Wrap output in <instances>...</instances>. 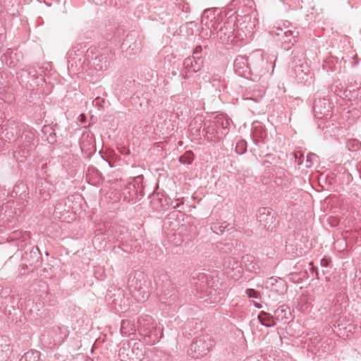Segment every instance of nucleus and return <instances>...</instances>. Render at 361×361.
<instances>
[{
    "label": "nucleus",
    "instance_id": "obj_1",
    "mask_svg": "<svg viewBox=\"0 0 361 361\" xmlns=\"http://www.w3.org/2000/svg\"><path fill=\"white\" fill-rule=\"evenodd\" d=\"M21 130V133L18 135L15 143L17 149L14 151L13 156L17 159V154L25 157L35 149L38 143V139L36 135L37 131L34 128L22 123Z\"/></svg>",
    "mask_w": 361,
    "mask_h": 361
},
{
    "label": "nucleus",
    "instance_id": "obj_2",
    "mask_svg": "<svg viewBox=\"0 0 361 361\" xmlns=\"http://www.w3.org/2000/svg\"><path fill=\"white\" fill-rule=\"evenodd\" d=\"M231 122L226 116L217 115L214 120L204 122L202 135L210 140L221 139L227 134Z\"/></svg>",
    "mask_w": 361,
    "mask_h": 361
},
{
    "label": "nucleus",
    "instance_id": "obj_3",
    "mask_svg": "<svg viewBox=\"0 0 361 361\" xmlns=\"http://www.w3.org/2000/svg\"><path fill=\"white\" fill-rule=\"evenodd\" d=\"M137 331L144 336L145 341L154 345L162 337V330L158 327L152 317L145 315L137 319Z\"/></svg>",
    "mask_w": 361,
    "mask_h": 361
},
{
    "label": "nucleus",
    "instance_id": "obj_4",
    "mask_svg": "<svg viewBox=\"0 0 361 361\" xmlns=\"http://www.w3.org/2000/svg\"><path fill=\"white\" fill-rule=\"evenodd\" d=\"M210 29V37L213 36L222 44H235L238 42H242L238 40L235 23L233 21L228 20L224 23H219L216 27L212 23Z\"/></svg>",
    "mask_w": 361,
    "mask_h": 361
},
{
    "label": "nucleus",
    "instance_id": "obj_5",
    "mask_svg": "<svg viewBox=\"0 0 361 361\" xmlns=\"http://www.w3.org/2000/svg\"><path fill=\"white\" fill-rule=\"evenodd\" d=\"M103 235L104 239L109 243H118V248L122 249L124 252H130L127 247L133 239L126 228L121 226H111Z\"/></svg>",
    "mask_w": 361,
    "mask_h": 361
},
{
    "label": "nucleus",
    "instance_id": "obj_6",
    "mask_svg": "<svg viewBox=\"0 0 361 361\" xmlns=\"http://www.w3.org/2000/svg\"><path fill=\"white\" fill-rule=\"evenodd\" d=\"M258 23L257 12L236 17L235 26L238 40L243 41L247 37H251Z\"/></svg>",
    "mask_w": 361,
    "mask_h": 361
},
{
    "label": "nucleus",
    "instance_id": "obj_7",
    "mask_svg": "<svg viewBox=\"0 0 361 361\" xmlns=\"http://www.w3.org/2000/svg\"><path fill=\"white\" fill-rule=\"evenodd\" d=\"M128 287L133 298L139 302H145L149 295L144 274L136 272L128 280Z\"/></svg>",
    "mask_w": 361,
    "mask_h": 361
},
{
    "label": "nucleus",
    "instance_id": "obj_8",
    "mask_svg": "<svg viewBox=\"0 0 361 361\" xmlns=\"http://www.w3.org/2000/svg\"><path fill=\"white\" fill-rule=\"evenodd\" d=\"M144 177L137 176L128 182L122 190V196L125 201L136 202L144 196Z\"/></svg>",
    "mask_w": 361,
    "mask_h": 361
},
{
    "label": "nucleus",
    "instance_id": "obj_9",
    "mask_svg": "<svg viewBox=\"0 0 361 361\" xmlns=\"http://www.w3.org/2000/svg\"><path fill=\"white\" fill-rule=\"evenodd\" d=\"M214 345V340L208 334L197 337L190 344L188 354L193 358L206 355Z\"/></svg>",
    "mask_w": 361,
    "mask_h": 361
},
{
    "label": "nucleus",
    "instance_id": "obj_10",
    "mask_svg": "<svg viewBox=\"0 0 361 361\" xmlns=\"http://www.w3.org/2000/svg\"><path fill=\"white\" fill-rule=\"evenodd\" d=\"M250 75H253L252 80H259L260 78L266 75L269 70L271 65L267 60L263 58L259 51H254L249 57Z\"/></svg>",
    "mask_w": 361,
    "mask_h": 361
},
{
    "label": "nucleus",
    "instance_id": "obj_11",
    "mask_svg": "<svg viewBox=\"0 0 361 361\" xmlns=\"http://www.w3.org/2000/svg\"><path fill=\"white\" fill-rule=\"evenodd\" d=\"M289 73L290 75L294 78L298 82H307L309 75L310 74V68L302 55L300 57L293 56L291 61V70Z\"/></svg>",
    "mask_w": 361,
    "mask_h": 361
},
{
    "label": "nucleus",
    "instance_id": "obj_12",
    "mask_svg": "<svg viewBox=\"0 0 361 361\" xmlns=\"http://www.w3.org/2000/svg\"><path fill=\"white\" fill-rule=\"evenodd\" d=\"M150 198L151 207L159 212L166 211L171 207L173 209L178 208L184 203L183 198H177L175 200L176 204H173V202L169 197L161 193L153 194Z\"/></svg>",
    "mask_w": 361,
    "mask_h": 361
},
{
    "label": "nucleus",
    "instance_id": "obj_13",
    "mask_svg": "<svg viewBox=\"0 0 361 361\" xmlns=\"http://www.w3.org/2000/svg\"><path fill=\"white\" fill-rule=\"evenodd\" d=\"M21 124L16 123L14 121H4L0 118V137L4 142H16L18 133H20Z\"/></svg>",
    "mask_w": 361,
    "mask_h": 361
},
{
    "label": "nucleus",
    "instance_id": "obj_14",
    "mask_svg": "<svg viewBox=\"0 0 361 361\" xmlns=\"http://www.w3.org/2000/svg\"><path fill=\"white\" fill-rule=\"evenodd\" d=\"M53 184L43 178H37L35 183V196L39 201H45L51 197L54 192Z\"/></svg>",
    "mask_w": 361,
    "mask_h": 361
},
{
    "label": "nucleus",
    "instance_id": "obj_15",
    "mask_svg": "<svg viewBox=\"0 0 361 361\" xmlns=\"http://www.w3.org/2000/svg\"><path fill=\"white\" fill-rule=\"evenodd\" d=\"M228 7L229 10H235L236 17L257 12L253 0H233Z\"/></svg>",
    "mask_w": 361,
    "mask_h": 361
},
{
    "label": "nucleus",
    "instance_id": "obj_16",
    "mask_svg": "<svg viewBox=\"0 0 361 361\" xmlns=\"http://www.w3.org/2000/svg\"><path fill=\"white\" fill-rule=\"evenodd\" d=\"M313 109L315 116L318 118L331 117L332 104L328 98H315Z\"/></svg>",
    "mask_w": 361,
    "mask_h": 361
},
{
    "label": "nucleus",
    "instance_id": "obj_17",
    "mask_svg": "<svg viewBox=\"0 0 361 361\" xmlns=\"http://www.w3.org/2000/svg\"><path fill=\"white\" fill-rule=\"evenodd\" d=\"M265 288L279 295L286 293L288 286L285 280L281 278L270 277L265 281Z\"/></svg>",
    "mask_w": 361,
    "mask_h": 361
},
{
    "label": "nucleus",
    "instance_id": "obj_18",
    "mask_svg": "<svg viewBox=\"0 0 361 361\" xmlns=\"http://www.w3.org/2000/svg\"><path fill=\"white\" fill-rule=\"evenodd\" d=\"M234 71L236 74L244 78L250 75V60L245 56H238L233 63Z\"/></svg>",
    "mask_w": 361,
    "mask_h": 361
},
{
    "label": "nucleus",
    "instance_id": "obj_19",
    "mask_svg": "<svg viewBox=\"0 0 361 361\" xmlns=\"http://www.w3.org/2000/svg\"><path fill=\"white\" fill-rule=\"evenodd\" d=\"M183 66L188 72L197 73L203 66V60L200 56H192L184 60Z\"/></svg>",
    "mask_w": 361,
    "mask_h": 361
},
{
    "label": "nucleus",
    "instance_id": "obj_20",
    "mask_svg": "<svg viewBox=\"0 0 361 361\" xmlns=\"http://www.w3.org/2000/svg\"><path fill=\"white\" fill-rule=\"evenodd\" d=\"M298 32L295 30H286V33L279 38L277 41L279 42L282 48L285 50L290 49L294 43L296 42V38L298 37Z\"/></svg>",
    "mask_w": 361,
    "mask_h": 361
},
{
    "label": "nucleus",
    "instance_id": "obj_21",
    "mask_svg": "<svg viewBox=\"0 0 361 361\" xmlns=\"http://www.w3.org/2000/svg\"><path fill=\"white\" fill-rule=\"evenodd\" d=\"M227 274L238 279L241 276L242 268L239 262L233 259H228L224 264Z\"/></svg>",
    "mask_w": 361,
    "mask_h": 361
},
{
    "label": "nucleus",
    "instance_id": "obj_22",
    "mask_svg": "<svg viewBox=\"0 0 361 361\" xmlns=\"http://www.w3.org/2000/svg\"><path fill=\"white\" fill-rule=\"evenodd\" d=\"M275 318L277 322L282 323H288L291 319V312L290 308L286 305H281L274 312Z\"/></svg>",
    "mask_w": 361,
    "mask_h": 361
},
{
    "label": "nucleus",
    "instance_id": "obj_23",
    "mask_svg": "<svg viewBox=\"0 0 361 361\" xmlns=\"http://www.w3.org/2000/svg\"><path fill=\"white\" fill-rule=\"evenodd\" d=\"M161 300L163 303L170 306L175 304L178 300V290L173 287H171V289L164 290Z\"/></svg>",
    "mask_w": 361,
    "mask_h": 361
},
{
    "label": "nucleus",
    "instance_id": "obj_24",
    "mask_svg": "<svg viewBox=\"0 0 361 361\" xmlns=\"http://www.w3.org/2000/svg\"><path fill=\"white\" fill-rule=\"evenodd\" d=\"M4 56L6 61V63L10 67H15L23 59V54L21 52L10 49L6 51Z\"/></svg>",
    "mask_w": 361,
    "mask_h": 361
},
{
    "label": "nucleus",
    "instance_id": "obj_25",
    "mask_svg": "<svg viewBox=\"0 0 361 361\" xmlns=\"http://www.w3.org/2000/svg\"><path fill=\"white\" fill-rule=\"evenodd\" d=\"M137 331V324L136 325L134 321L129 319L122 320L121 325V333L123 335L128 336L135 334Z\"/></svg>",
    "mask_w": 361,
    "mask_h": 361
},
{
    "label": "nucleus",
    "instance_id": "obj_26",
    "mask_svg": "<svg viewBox=\"0 0 361 361\" xmlns=\"http://www.w3.org/2000/svg\"><path fill=\"white\" fill-rule=\"evenodd\" d=\"M259 323L266 327H272L276 324V319L275 315L272 316L271 314L262 311L258 315Z\"/></svg>",
    "mask_w": 361,
    "mask_h": 361
},
{
    "label": "nucleus",
    "instance_id": "obj_27",
    "mask_svg": "<svg viewBox=\"0 0 361 361\" xmlns=\"http://www.w3.org/2000/svg\"><path fill=\"white\" fill-rule=\"evenodd\" d=\"M10 342L4 336H0V361L8 358L11 352Z\"/></svg>",
    "mask_w": 361,
    "mask_h": 361
},
{
    "label": "nucleus",
    "instance_id": "obj_28",
    "mask_svg": "<svg viewBox=\"0 0 361 361\" xmlns=\"http://www.w3.org/2000/svg\"><path fill=\"white\" fill-rule=\"evenodd\" d=\"M16 302L13 304L8 303V305H4V307L1 309L8 318L12 321L16 320L18 314H20V311L16 307Z\"/></svg>",
    "mask_w": 361,
    "mask_h": 361
},
{
    "label": "nucleus",
    "instance_id": "obj_29",
    "mask_svg": "<svg viewBox=\"0 0 361 361\" xmlns=\"http://www.w3.org/2000/svg\"><path fill=\"white\" fill-rule=\"evenodd\" d=\"M80 148L82 151H92L94 150V143L92 141V136L89 134H82L80 141Z\"/></svg>",
    "mask_w": 361,
    "mask_h": 361
},
{
    "label": "nucleus",
    "instance_id": "obj_30",
    "mask_svg": "<svg viewBox=\"0 0 361 361\" xmlns=\"http://www.w3.org/2000/svg\"><path fill=\"white\" fill-rule=\"evenodd\" d=\"M211 229L212 231L218 235L223 234L225 231H229L231 230H233L234 227L227 222L216 223L212 225Z\"/></svg>",
    "mask_w": 361,
    "mask_h": 361
},
{
    "label": "nucleus",
    "instance_id": "obj_31",
    "mask_svg": "<svg viewBox=\"0 0 361 361\" xmlns=\"http://www.w3.org/2000/svg\"><path fill=\"white\" fill-rule=\"evenodd\" d=\"M215 11L213 8H209L204 11L201 17V24L207 28H210L209 23H212L215 19Z\"/></svg>",
    "mask_w": 361,
    "mask_h": 361
},
{
    "label": "nucleus",
    "instance_id": "obj_32",
    "mask_svg": "<svg viewBox=\"0 0 361 361\" xmlns=\"http://www.w3.org/2000/svg\"><path fill=\"white\" fill-rule=\"evenodd\" d=\"M16 302V298L13 295H9L6 290L0 289V310L4 305H8V303L13 304Z\"/></svg>",
    "mask_w": 361,
    "mask_h": 361
},
{
    "label": "nucleus",
    "instance_id": "obj_33",
    "mask_svg": "<svg viewBox=\"0 0 361 361\" xmlns=\"http://www.w3.org/2000/svg\"><path fill=\"white\" fill-rule=\"evenodd\" d=\"M260 224L267 229V231H273L276 227L277 223L274 214H272L265 219H260Z\"/></svg>",
    "mask_w": 361,
    "mask_h": 361
},
{
    "label": "nucleus",
    "instance_id": "obj_34",
    "mask_svg": "<svg viewBox=\"0 0 361 361\" xmlns=\"http://www.w3.org/2000/svg\"><path fill=\"white\" fill-rule=\"evenodd\" d=\"M132 353L134 355V357L132 360H141L144 357V351L142 349V345L140 343H135L131 349Z\"/></svg>",
    "mask_w": 361,
    "mask_h": 361
},
{
    "label": "nucleus",
    "instance_id": "obj_35",
    "mask_svg": "<svg viewBox=\"0 0 361 361\" xmlns=\"http://www.w3.org/2000/svg\"><path fill=\"white\" fill-rule=\"evenodd\" d=\"M29 238V232H22L18 231L13 232L8 237L9 240H21L23 242H26Z\"/></svg>",
    "mask_w": 361,
    "mask_h": 361
},
{
    "label": "nucleus",
    "instance_id": "obj_36",
    "mask_svg": "<svg viewBox=\"0 0 361 361\" xmlns=\"http://www.w3.org/2000/svg\"><path fill=\"white\" fill-rule=\"evenodd\" d=\"M286 30H289V25H286V24H284V27L279 26L274 27L271 31V34L274 36L276 41H278L279 38H282V37L286 33Z\"/></svg>",
    "mask_w": 361,
    "mask_h": 361
},
{
    "label": "nucleus",
    "instance_id": "obj_37",
    "mask_svg": "<svg viewBox=\"0 0 361 361\" xmlns=\"http://www.w3.org/2000/svg\"><path fill=\"white\" fill-rule=\"evenodd\" d=\"M22 357L25 361H39L40 353L31 350L25 353Z\"/></svg>",
    "mask_w": 361,
    "mask_h": 361
},
{
    "label": "nucleus",
    "instance_id": "obj_38",
    "mask_svg": "<svg viewBox=\"0 0 361 361\" xmlns=\"http://www.w3.org/2000/svg\"><path fill=\"white\" fill-rule=\"evenodd\" d=\"M194 157L193 152L188 150L179 157L178 161L183 164H191L194 160Z\"/></svg>",
    "mask_w": 361,
    "mask_h": 361
},
{
    "label": "nucleus",
    "instance_id": "obj_39",
    "mask_svg": "<svg viewBox=\"0 0 361 361\" xmlns=\"http://www.w3.org/2000/svg\"><path fill=\"white\" fill-rule=\"evenodd\" d=\"M346 147L349 151H357L361 148V142L357 139H350L346 142Z\"/></svg>",
    "mask_w": 361,
    "mask_h": 361
},
{
    "label": "nucleus",
    "instance_id": "obj_40",
    "mask_svg": "<svg viewBox=\"0 0 361 361\" xmlns=\"http://www.w3.org/2000/svg\"><path fill=\"white\" fill-rule=\"evenodd\" d=\"M42 132L45 134H49L47 140L49 143L53 144L56 142L55 133L52 128L49 126H44L42 128Z\"/></svg>",
    "mask_w": 361,
    "mask_h": 361
},
{
    "label": "nucleus",
    "instance_id": "obj_41",
    "mask_svg": "<svg viewBox=\"0 0 361 361\" xmlns=\"http://www.w3.org/2000/svg\"><path fill=\"white\" fill-rule=\"evenodd\" d=\"M247 150V142L244 140H240L235 145V152L238 154H243Z\"/></svg>",
    "mask_w": 361,
    "mask_h": 361
},
{
    "label": "nucleus",
    "instance_id": "obj_42",
    "mask_svg": "<svg viewBox=\"0 0 361 361\" xmlns=\"http://www.w3.org/2000/svg\"><path fill=\"white\" fill-rule=\"evenodd\" d=\"M271 214H272L271 209L267 207H261L257 211V217L258 221L260 222V219H265L266 217H268Z\"/></svg>",
    "mask_w": 361,
    "mask_h": 361
},
{
    "label": "nucleus",
    "instance_id": "obj_43",
    "mask_svg": "<svg viewBox=\"0 0 361 361\" xmlns=\"http://www.w3.org/2000/svg\"><path fill=\"white\" fill-rule=\"evenodd\" d=\"M304 276H302L301 273L291 272L288 274V280L294 283H300L302 282Z\"/></svg>",
    "mask_w": 361,
    "mask_h": 361
},
{
    "label": "nucleus",
    "instance_id": "obj_44",
    "mask_svg": "<svg viewBox=\"0 0 361 361\" xmlns=\"http://www.w3.org/2000/svg\"><path fill=\"white\" fill-rule=\"evenodd\" d=\"M197 288L200 290V292L206 294V295H210L212 294V289H209L207 287V285L204 283V281H202L200 284L197 283Z\"/></svg>",
    "mask_w": 361,
    "mask_h": 361
},
{
    "label": "nucleus",
    "instance_id": "obj_45",
    "mask_svg": "<svg viewBox=\"0 0 361 361\" xmlns=\"http://www.w3.org/2000/svg\"><path fill=\"white\" fill-rule=\"evenodd\" d=\"M245 293L249 298H259L260 296V293L252 288L246 289Z\"/></svg>",
    "mask_w": 361,
    "mask_h": 361
},
{
    "label": "nucleus",
    "instance_id": "obj_46",
    "mask_svg": "<svg viewBox=\"0 0 361 361\" xmlns=\"http://www.w3.org/2000/svg\"><path fill=\"white\" fill-rule=\"evenodd\" d=\"M316 155L315 154H309L307 157H306V162H305V166L306 168H310L312 164H313V162H314V159L316 158Z\"/></svg>",
    "mask_w": 361,
    "mask_h": 361
},
{
    "label": "nucleus",
    "instance_id": "obj_47",
    "mask_svg": "<svg viewBox=\"0 0 361 361\" xmlns=\"http://www.w3.org/2000/svg\"><path fill=\"white\" fill-rule=\"evenodd\" d=\"M247 270L257 273V271L259 269L257 263H254L252 261L249 264H245Z\"/></svg>",
    "mask_w": 361,
    "mask_h": 361
},
{
    "label": "nucleus",
    "instance_id": "obj_48",
    "mask_svg": "<svg viewBox=\"0 0 361 361\" xmlns=\"http://www.w3.org/2000/svg\"><path fill=\"white\" fill-rule=\"evenodd\" d=\"M294 157H295V163L298 165H301L302 163V159H304L303 154H302L300 152H298L294 153Z\"/></svg>",
    "mask_w": 361,
    "mask_h": 361
},
{
    "label": "nucleus",
    "instance_id": "obj_49",
    "mask_svg": "<svg viewBox=\"0 0 361 361\" xmlns=\"http://www.w3.org/2000/svg\"><path fill=\"white\" fill-rule=\"evenodd\" d=\"M179 8L184 12H190V6L189 4L187 3H183L180 5Z\"/></svg>",
    "mask_w": 361,
    "mask_h": 361
},
{
    "label": "nucleus",
    "instance_id": "obj_50",
    "mask_svg": "<svg viewBox=\"0 0 361 361\" xmlns=\"http://www.w3.org/2000/svg\"><path fill=\"white\" fill-rule=\"evenodd\" d=\"M202 51V47L200 45L197 46L193 50V56H199Z\"/></svg>",
    "mask_w": 361,
    "mask_h": 361
},
{
    "label": "nucleus",
    "instance_id": "obj_51",
    "mask_svg": "<svg viewBox=\"0 0 361 361\" xmlns=\"http://www.w3.org/2000/svg\"><path fill=\"white\" fill-rule=\"evenodd\" d=\"M321 265L322 267H328L329 266V261L326 259H322L321 260Z\"/></svg>",
    "mask_w": 361,
    "mask_h": 361
},
{
    "label": "nucleus",
    "instance_id": "obj_52",
    "mask_svg": "<svg viewBox=\"0 0 361 361\" xmlns=\"http://www.w3.org/2000/svg\"><path fill=\"white\" fill-rule=\"evenodd\" d=\"M71 54H69V56H68V68H69L70 66H71V67H72V66H73V63L71 62V61L70 60V59H71Z\"/></svg>",
    "mask_w": 361,
    "mask_h": 361
},
{
    "label": "nucleus",
    "instance_id": "obj_53",
    "mask_svg": "<svg viewBox=\"0 0 361 361\" xmlns=\"http://www.w3.org/2000/svg\"><path fill=\"white\" fill-rule=\"evenodd\" d=\"M99 239H100L99 235V234H97V235L94 237L93 242L94 243L96 240H99Z\"/></svg>",
    "mask_w": 361,
    "mask_h": 361
},
{
    "label": "nucleus",
    "instance_id": "obj_54",
    "mask_svg": "<svg viewBox=\"0 0 361 361\" xmlns=\"http://www.w3.org/2000/svg\"><path fill=\"white\" fill-rule=\"evenodd\" d=\"M28 73H27V71H22L21 73H20V76L23 77L24 75H27Z\"/></svg>",
    "mask_w": 361,
    "mask_h": 361
},
{
    "label": "nucleus",
    "instance_id": "obj_55",
    "mask_svg": "<svg viewBox=\"0 0 361 361\" xmlns=\"http://www.w3.org/2000/svg\"><path fill=\"white\" fill-rule=\"evenodd\" d=\"M312 271H316L317 274H318L317 268V267H312Z\"/></svg>",
    "mask_w": 361,
    "mask_h": 361
},
{
    "label": "nucleus",
    "instance_id": "obj_56",
    "mask_svg": "<svg viewBox=\"0 0 361 361\" xmlns=\"http://www.w3.org/2000/svg\"><path fill=\"white\" fill-rule=\"evenodd\" d=\"M255 306L256 307H257V308H261V307H262L260 304L257 303V302H255Z\"/></svg>",
    "mask_w": 361,
    "mask_h": 361
},
{
    "label": "nucleus",
    "instance_id": "obj_57",
    "mask_svg": "<svg viewBox=\"0 0 361 361\" xmlns=\"http://www.w3.org/2000/svg\"><path fill=\"white\" fill-rule=\"evenodd\" d=\"M200 280H203L205 278V275L202 274V275L200 276Z\"/></svg>",
    "mask_w": 361,
    "mask_h": 361
},
{
    "label": "nucleus",
    "instance_id": "obj_58",
    "mask_svg": "<svg viewBox=\"0 0 361 361\" xmlns=\"http://www.w3.org/2000/svg\"><path fill=\"white\" fill-rule=\"evenodd\" d=\"M96 68L97 69V68ZM102 69H103V66H100V67L98 68V70H102Z\"/></svg>",
    "mask_w": 361,
    "mask_h": 361
},
{
    "label": "nucleus",
    "instance_id": "obj_59",
    "mask_svg": "<svg viewBox=\"0 0 361 361\" xmlns=\"http://www.w3.org/2000/svg\"><path fill=\"white\" fill-rule=\"evenodd\" d=\"M106 61H105V64H104V68L106 69L107 68V65L106 64Z\"/></svg>",
    "mask_w": 361,
    "mask_h": 361
},
{
    "label": "nucleus",
    "instance_id": "obj_60",
    "mask_svg": "<svg viewBox=\"0 0 361 361\" xmlns=\"http://www.w3.org/2000/svg\"><path fill=\"white\" fill-rule=\"evenodd\" d=\"M18 361H25L23 357H21V358L18 360Z\"/></svg>",
    "mask_w": 361,
    "mask_h": 361
},
{
    "label": "nucleus",
    "instance_id": "obj_61",
    "mask_svg": "<svg viewBox=\"0 0 361 361\" xmlns=\"http://www.w3.org/2000/svg\"><path fill=\"white\" fill-rule=\"evenodd\" d=\"M161 114H164L165 116H166L167 112H162Z\"/></svg>",
    "mask_w": 361,
    "mask_h": 361
},
{
    "label": "nucleus",
    "instance_id": "obj_62",
    "mask_svg": "<svg viewBox=\"0 0 361 361\" xmlns=\"http://www.w3.org/2000/svg\"><path fill=\"white\" fill-rule=\"evenodd\" d=\"M259 286L263 287V285H261V284L257 285V287H259Z\"/></svg>",
    "mask_w": 361,
    "mask_h": 361
},
{
    "label": "nucleus",
    "instance_id": "obj_63",
    "mask_svg": "<svg viewBox=\"0 0 361 361\" xmlns=\"http://www.w3.org/2000/svg\"><path fill=\"white\" fill-rule=\"evenodd\" d=\"M259 286L263 287V285H261V284L257 285V287H259Z\"/></svg>",
    "mask_w": 361,
    "mask_h": 361
},
{
    "label": "nucleus",
    "instance_id": "obj_64",
    "mask_svg": "<svg viewBox=\"0 0 361 361\" xmlns=\"http://www.w3.org/2000/svg\"><path fill=\"white\" fill-rule=\"evenodd\" d=\"M314 340H315V341H319V339H318V338H317V337H315V338H314Z\"/></svg>",
    "mask_w": 361,
    "mask_h": 361
}]
</instances>
